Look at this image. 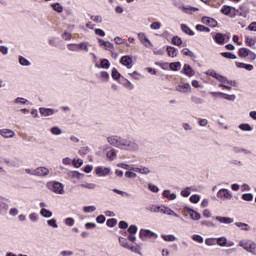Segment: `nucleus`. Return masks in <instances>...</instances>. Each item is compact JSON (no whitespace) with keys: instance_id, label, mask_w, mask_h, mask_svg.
<instances>
[{"instance_id":"obj_63","label":"nucleus","mask_w":256,"mask_h":256,"mask_svg":"<svg viewBox=\"0 0 256 256\" xmlns=\"http://www.w3.org/2000/svg\"><path fill=\"white\" fill-rule=\"evenodd\" d=\"M190 201H191L192 203L197 204V203H199V201H201V196H199V195H197V194L192 195V196L190 197Z\"/></svg>"},{"instance_id":"obj_44","label":"nucleus","mask_w":256,"mask_h":256,"mask_svg":"<svg viewBox=\"0 0 256 256\" xmlns=\"http://www.w3.org/2000/svg\"><path fill=\"white\" fill-rule=\"evenodd\" d=\"M171 71H179L181 69V62H172L169 64Z\"/></svg>"},{"instance_id":"obj_58","label":"nucleus","mask_w":256,"mask_h":256,"mask_svg":"<svg viewBox=\"0 0 256 256\" xmlns=\"http://www.w3.org/2000/svg\"><path fill=\"white\" fill-rule=\"evenodd\" d=\"M150 29H152L153 31H159V29H161V22H153L150 25Z\"/></svg>"},{"instance_id":"obj_2","label":"nucleus","mask_w":256,"mask_h":256,"mask_svg":"<svg viewBox=\"0 0 256 256\" xmlns=\"http://www.w3.org/2000/svg\"><path fill=\"white\" fill-rule=\"evenodd\" d=\"M206 75H209L210 77H213L216 79V81L219 83V85H232L233 87H237V81L235 80H229L227 77L217 74L214 70H209L206 72Z\"/></svg>"},{"instance_id":"obj_50","label":"nucleus","mask_w":256,"mask_h":256,"mask_svg":"<svg viewBox=\"0 0 256 256\" xmlns=\"http://www.w3.org/2000/svg\"><path fill=\"white\" fill-rule=\"evenodd\" d=\"M239 129H241V131H253V127L247 123L240 124Z\"/></svg>"},{"instance_id":"obj_3","label":"nucleus","mask_w":256,"mask_h":256,"mask_svg":"<svg viewBox=\"0 0 256 256\" xmlns=\"http://www.w3.org/2000/svg\"><path fill=\"white\" fill-rule=\"evenodd\" d=\"M49 191L55 193L56 195H65V185L61 182L51 181L47 183Z\"/></svg>"},{"instance_id":"obj_64","label":"nucleus","mask_w":256,"mask_h":256,"mask_svg":"<svg viewBox=\"0 0 256 256\" xmlns=\"http://www.w3.org/2000/svg\"><path fill=\"white\" fill-rule=\"evenodd\" d=\"M243 201H253V194L246 193L242 195Z\"/></svg>"},{"instance_id":"obj_22","label":"nucleus","mask_w":256,"mask_h":256,"mask_svg":"<svg viewBox=\"0 0 256 256\" xmlns=\"http://www.w3.org/2000/svg\"><path fill=\"white\" fill-rule=\"evenodd\" d=\"M106 157L107 159H109V161H115V159H117V150H115L114 148H110L106 152Z\"/></svg>"},{"instance_id":"obj_27","label":"nucleus","mask_w":256,"mask_h":256,"mask_svg":"<svg viewBox=\"0 0 256 256\" xmlns=\"http://www.w3.org/2000/svg\"><path fill=\"white\" fill-rule=\"evenodd\" d=\"M180 29L183 33H185L186 35H190L191 37L195 35V32H193V30H191V28H189V26H187L186 24H181Z\"/></svg>"},{"instance_id":"obj_59","label":"nucleus","mask_w":256,"mask_h":256,"mask_svg":"<svg viewBox=\"0 0 256 256\" xmlns=\"http://www.w3.org/2000/svg\"><path fill=\"white\" fill-rule=\"evenodd\" d=\"M192 240L196 241V243H203V241H204L203 236H201L199 234H194L192 236Z\"/></svg>"},{"instance_id":"obj_17","label":"nucleus","mask_w":256,"mask_h":256,"mask_svg":"<svg viewBox=\"0 0 256 256\" xmlns=\"http://www.w3.org/2000/svg\"><path fill=\"white\" fill-rule=\"evenodd\" d=\"M232 153H235L236 155H251V152L248 149H245L241 146H233Z\"/></svg>"},{"instance_id":"obj_7","label":"nucleus","mask_w":256,"mask_h":256,"mask_svg":"<svg viewBox=\"0 0 256 256\" xmlns=\"http://www.w3.org/2000/svg\"><path fill=\"white\" fill-rule=\"evenodd\" d=\"M217 197L222 201H231L233 199V193L229 189L222 188L217 192Z\"/></svg>"},{"instance_id":"obj_38","label":"nucleus","mask_w":256,"mask_h":256,"mask_svg":"<svg viewBox=\"0 0 256 256\" xmlns=\"http://www.w3.org/2000/svg\"><path fill=\"white\" fill-rule=\"evenodd\" d=\"M161 237L162 239H164V241H167L170 243L173 241H177V237H175V235L173 234H169V235L162 234Z\"/></svg>"},{"instance_id":"obj_40","label":"nucleus","mask_w":256,"mask_h":256,"mask_svg":"<svg viewBox=\"0 0 256 256\" xmlns=\"http://www.w3.org/2000/svg\"><path fill=\"white\" fill-rule=\"evenodd\" d=\"M220 55L225 59H237V55L232 52H221Z\"/></svg>"},{"instance_id":"obj_28","label":"nucleus","mask_w":256,"mask_h":256,"mask_svg":"<svg viewBox=\"0 0 256 256\" xmlns=\"http://www.w3.org/2000/svg\"><path fill=\"white\" fill-rule=\"evenodd\" d=\"M67 49L68 51H72L73 53H79L80 52L79 43L67 44Z\"/></svg>"},{"instance_id":"obj_4","label":"nucleus","mask_w":256,"mask_h":256,"mask_svg":"<svg viewBox=\"0 0 256 256\" xmlns=\"http://www.w3.org/2000/svg\"><path fill=\"white\" fill-rule=\"evenodd\" d=\"M239 247H242V249L251 253V255H256V243L251 240H241Z\"/></svg>"},{"instance_id":"obj_1","label":"nucleus","mask_w":256,"mask_h":256,"mask_svg":"<svg viewBox=\"0 0 256 256\" xmlns=\"http://www.w3.org/2000/svg\"><path fill=\"white\" fill-rule=\"evenodd\" d=\"M107 142L112 147H116L121 151H128V153H137L139 151V143L133 138H123L121 136L112 135L107 138Z\"/></svg>"},{"instance_id":"obj_14","label":"nucleus","mask_w":256,"mask_h":256,"mask_svg":"<svg viewBox=\"0 0 256 256\" xmlns=\"http://www.w3.org/2000/svg\"><path fill=\"white\" fill-rule=\"evenodd\" d=\"M39 113L42 117H51V115H55V113H57V110L52 108H39Z\"/></svg>"},{"instance_id":"obj_10","label":"nucleus","mask_w":256,"mask_h":256,"mask_svg":"<svg viewBox=\"0 0 256 256\" xmlns=\"http://www.w3.org/2000/svg\"><path fill=\"white\" fill-rule=\"evenodd\" d=\"M184 211H186V213H188V215H190V219H192V221H199V219H201V214H199V212L191 209L190 207H184Z\"/></svg>"},{"instance_id":"obj_8","label":"nucleus","mask_w":256,"mask_h":256,"mask_svg":"<svg viewBox=\"0 0 256 256\" xmlns=\"http://www.w3.org/2000/svg\"><path fill=\"white\" fill-rule=\"evenodd\" d=\"M97 41H98L99 47H101V49H104L105 51H114L115 50V46L113 45V43H111L109 41H105L101 38H98Z\"/></svg>"},{"instance_id":"obj_45","label":"nucleus","mask_w":256,"mask_h":256,"mask_svg":"<svg viewBox=\"0 0 256 256\" xmlns=\"http://www.w3.org/2000/svg\"><path fill=\"white\" fill-rule=\"evenodd\" d=\"M118 241L121 247H123V249H127L129 247V241H127L126 238L119 237Z\"/></svg>"},{"instance_id":"obj_20","label":"nucleus","mask_w":256,"mask_h":256,"mask_svg":"<svg viewBox=\"0 0 256 256\" xmlns=\"http://www.w3.org/2000/svg\"><path fill=\"white\" fill-rule=\"evenodd\" d=\"M215 220L219 223H223L224 225H231L233 223V218L231 217H223V216H215Z\"/></svg>"},{"instance_id":"obj_46","label":"nucleus","mask_w":256,"mask_h":256,"mask_svg":"<svg viewBox=\"0 0 256 256\" xmlns=\"http://www.w3.org/2000/svg\"><path fill=\"white\" fill-rule=\"evenodd\" d=\"M205 245L208 247H213L214 245H217V238H207L205 240Z\"/></svg>"},{"instance_id":"obj_43","label":"nucleus","mask_w":256,"mask_h":256,"mask_svg":"<svg viewBox=\"0 0 256 256\" xmlns=\"http://www.w3.org/2000/svg\"><path fill=\"white\" fill-rule=\"evenodd\" d=\"M169 57H177L178 51L177 48L169 46L167 48Z\"/></svg>"},{"instance_id":"obj_19","label":"nucleus","mask_w":256,"mask_h":256,"mask_svg":"<svg viewBox=\"0 0 256 256\" xmlns=\"http://www.w3.org/2000/svg\"><path fill=\"white\" fill-rule=\"evenodd\" d=\"M36 177H47L49 175V168L47 167H38L36 168Z\"/></svg>"},{"instance_id":"obj_29","label":"nucleus","mask_w":256,"mask_h":256,"mask_svg":"<svg viewBox=\"0 0 256 256\" xmlns=\"http://www.w3.org/2000/svg\"><path fill=\"white\" fill-rule=\"evenodd\" d=\"M78 44H79L80 51H84V53H89V47H91V44L89 42L84 41Z\"/></svg>"},{"instance_id":"obj_12","label":"nucleus","mask_w":256,"mask_h":256,"mask_svg":"<svg viewBox=\"0 0 256 256\" xmlns=\"http://www.w3.org/2000/svg\"><path fill=\"white\" fill-rule=\"evenodd\" d=\"M180 11H183V13H186L187 15H193V13L199 11V8L190 5H182L180 6Z\"/></svg>"},{"instance_id":"obj_53","label":"nucleus","mask_w":256,"mask_h":256,"mask_svg":"<svg viewBox=\"0 0 256 256\" xmlns=\"http://www.w3.org/2000/svg\"><path fill=\"white\" fill-rule=\"evenodd\" d=\"M83 211L85 213H95V211H97V207H95V206H85V207H83Z\"/></svg>"},{"instance_id":"obj_49","label":"nucleus","mask_w":256,"mask_h":256,"mask_svg":"<svg viewBox=\"0 0 256 256\" xmlns=\"http://www.w3.org/2000/svg\"><path fill=\"white\" fill-rule=\"evenodd\" d=\"M100 79L101 81H103L104 83H107V81H109V73L105 72V71H101L100 72Z\"/></svg>"},{"instance_id":"obj_47","label":"nucleus","mask_w":256,"mask_h":256,"mask_svg":"<svg viewBox=\"0 0 256 256\" xmlns=\"http://www.w3.org/2000/svg\"><path fill=\"white\" fill-rule=\"evenodd\" d=\"M6 165H8V167H19V160H5Z\"/></svg>"},{"instance_id":"obj_36","label":"nucleus","mask_w":256,"mask_h":256,"mask_svg":"<svg viewBox=\"0 0 256 256\" xmlns=\"http://www.w3.org/2000/svg\"><path fill=\"white\" fill-rule=\"evenodd\" d=\"M80 187H82V189H90V190H93V189H96L97 187V184L95 183H89V182H83Z\"/></svg>"},{"instance_id":"obj_33","label":"nucleus","mask_w":256,"mask_h":256,"mask_svg":"<svg viewBox=\"0 0 256 256\" xmlns=\"http://www.w3.org/2000/svg\"><path fill=\"white\" fill-rule=\"evenodd\" d=\"M15 105H29V100L23 98V97H17L14 99Z\"/></svg>"},{"instance_id":"obj_42","label":"nucleus","mask_w":256,"mask_h":256,"mask_svg":"<svg viewBox=\"0 0 256 256\" xmlns=\"http://www.w3.org/2000/svg\"><path fill=\"white\" fill-rule=\"evenodd\" d=\"M196 31H200L201 33H210L211 29L209 27H205L201 24L196 25Z\"/></svg>"},{"instance_id":"obj_18","label":"nucleus","mask_w":256,"mask_h":256,"mask_svg":"<svg viewBox=\"0 0 256 256\" xmlns=\"http://www.w3.org/2000/svg\"><path fill=\"white\" fill-rule=\"evenodd\" d=\"M181 73L186 75L187 77H193L195 75V70L189 64H184Z\"/></svg>"},{"instance_id":"obj_23","label":"nucleus","mask_w":256,"mask_h":256,"mask_svg":"<svg viewBox=\"0 0 256 256\" xmlns=\"http://www.w3.org/2000/svg\"><path fill=\"white\" fill-rule=\"evenodd\" d=\"M238 69H246V71H253L254 67L251 64H245L243 62H235Z\"/></svg>"},{"instance_id":"obj_62","label":"nucleus","mask_w":256,"mask_h":256,"mask_svg":"<svg viewBox=\"0 0 256 256\" xmlns=\"http://www.w3.org/2000/svg\"><path fill=\"white\" fill-rule=\"evenodd\" d=\"M106 225L108 227H115V225H117V219L115 218L108 219L106 222Z\"/></svg>"},{"instance_id":"obj_54","label":"nucleus","mask_w":256,"mask_h":256,"mask_svg":"<svg viewBox=\"0 0 256 256\" xmlns=\"http://www.w3.org/2000/svg\"><path fill=\"white\" fill-rule=\"evenodd\" d=\"M47 225H49V227H53V229H57V227H59L57 220L54 218L47 220Z\"/></svg>"},{"instance_id":"obj_5","label":"nucleus","mask_w":256,"mask_h":256,"mask_svg":"<svg viewBox=\"0 0 256 256\" xmlns=\"http://www.w3.org/2000/svg\"><path fill=\"white\" fill-rule=\"evenodd\" d=\"M159 235L149 229H140L139 238L141 241H147L149 239H158Z\"/></svg>"},{"instance_id":"obj_56","label":"nucleus","mask_w":256,"mask_h":256,"mask_svg":"<svg viewBox=\"0 0 256 256\" xmlns=\"http://www.w3.org/2000/svg\"><path fill=\"white\" fill-rule=\"evenodd\" d=\"M137 231H139V228L136 225H130L128 228L130 235H136Z\"/></svg>"},{"instance_id":"obj_35","label":"nucleus","mask_w":256,"mask_h":256,"mask_svg":"<svg viewBox=\"0 0 256 256\" xmlns=\"http://www.w3.org/2000/svg\"><path fill=\"white\" fill-rule=\"evenodd\" d=\"M50 133L52 135H56V136H59V135H63V130L61 128H59V126H53L51 129H50Z\"/></svg>"},{"instance_id":"obj_13","label":"nucleus","mask_w":256,"mask_h":256,"mask_svg":"<svg viewBox=\"0 0 256 256\" xmlns=\"http://www.w3.org/2000/svg\"><path fill=\"white\" fill-rule=\"evenodd\" d=\"M201 23H203V25H208V27H217V20L211 18V17H207L204 16L201 19Z\"/></svg>"},{"instance_id":"obj_24","label":"nucleus","mask_w":256,"mask_h":256,"mask_svg":"<svg viewBox=\"0 0 256 256\" xmlns=\"http://www.w3.org/2000/svg\"><path fill=\"white\" fill-rule=\"evenodd\" d=\"M163 197H165V199H168V201H175V199H177V194L171 193V190H164Z\"/></svg>"},{"instance_id":"obj_48","label":"nucleus","mask_w":256,"mask_h":256,"mask_svg":"<svg viewBox=\"0 0 256 256\" xmlns=\"http://www.w3.org/2000/svg\"><path fill=\"white\" fill-rule=\"evenodd\" d=\"M111 67V63L107 59H102L100 62L101 69H109Z\"/></svg>"},{"instance_id":"obj_16","label":"nucleus","mask_w":256,"mask_h":256,"mask_svg":"<svg viewBox=\"0 0 256 256\" xmlns=\"http://www.w3.org/2000/svg\"><path fill=\"white\" fill-rule=\"evenodd\" d=\"M120 63L124 65V67H127V69H131L133 67V58L131 56H123L120 60Z\"/></svg>"},{"instance_id":"obj_32","label":"nucleus","mask_w":256,"mask_h":256,"mask_svg":"<svg viewBox=\"0 0 256 256\" xmlns=\"http://www.w3.org/2000/svg\"><path fill=\"white\" fill-rule=\"evenodd\" d=\"M40 215L42 217H44L45 219H49V218L53 217V212H51V210H47L46 208H42L40 210Z\"/></svg>"},{"instance_id":"obj_39","label":"nucleus","mask_w":256,"mask_h":256,"mask_svg":"<svg viewBox=\"0 0 256 256\" xmlns=\"http://www.w3.org/2000/svg\"><path fill=\"white\" fill-rule=\"evenodd\" d=\"M137 37H138L140 43H142V45H145V42L149 41V38H147V35H145V33H143V32H139L137 34Z\"/></svg>"},{"instance_id":"obj_60","label":"nucleus","mask_w":256,"mask_h":256,"mask_svg":"<svg viewBox=\"0 0 256 256\" xmlns=\"http://www.w3.org/2000/svg\"><path fill=\"white\" fill-rule=\"evenodd\" d=\"M183 55H186L187 57H195V53L193 51L189 50L188 48H184L182 50Z\"/></svg>"},{"instance_id":"obj_55","label":"nucleus","mask_w":256,"mask_h":256,"mask_svg":"<svg viewBox=\"0 0 256 256\" xmlns=\"http://www.w3.org/2000/svg\"><path fill=\"white\" fill-rule=\"evenodd\" d=\"M180 195L182 197H189V195H191V187H186L185 189H183L181 192H180Z\"/></svg>"},{"instance_id":"obj_52","label":"nucleus","mask_w":256,"mask_h":256,"mask_svg":"<svg viewBox=\"0 0 256 256\" xmlns=\"http://www.w3.org/2000/svg\"><path fill=\"white\" fill-rule=\"evenodd\" d=\"M28 217L32 223H37V221H39V215L35 212L30 213Z\"/></svg>"},{"instance_id":"obj_51","label":"nucleus","mask_w":256,"mask_h":256,"mask_svg":"<svg viewBox=\"0 0 256 256\" xmlns=\"http://www.w3.org/2000/svg\"><path fill=\"white\" fill-rule=\"evenodd\" d=\"M232 9H235V8H232L231 6H223V8L221 9V13L223 15H231Z\"/></svg>"},{"instance_id":"obj_30","label":"nucleus","mask_w":256,"mask_h":256,"mask_svg":"<svg viewBox=\"0 0 256 256\" xmlns=\"http://www.w3.org/2000/svg\"><path fill=\"white\" fill-rule=\"evenodd\" d=\"M250 50L248 48H240L238 51V55L241 59H245L246 57H249Z\"/></svg>"},{"instance_id":"obj_34","label":"nucleus","mask_w":256,"mask_h":256,"mask_svg":"<svg viewBox=\"0 0 256 256\" xmlns=\"http://www.w3.org/2000/svg\"><path fill=\"white\" fill-rule=\"evenodd\" d=\"M162 209L163 207L156 205H151L147 207V211H150V213H161Z\"/></svg>"},{"instance_id":"obj_25","label":"nucleus","mask_w":256,"mask_h":256,"mask_svg":"<svg viewBox=\"0 0 256 256\" xmlns=\"http://www.w3.org/2000/svg\"><path fill=\"white\" fill-rule=\"evenodd\" d=\"M161 213H162V215H169L170 217H179V215L177 213H175V211H173V210H171V208H167V207H162Z\"/></svg>"},{"instance_id":"obj_26","label":"nucleus","mask_w":256,"mask_h":256,"mask_svg":"<svg viewBox=\"0 0 256 256\" xmlns=\"http://www.w3.org/2000/svg\"><path fill=\"white\" fill-rule=\"evenodd\" d=\"M234 225L236 227H239V229H241V231H251V226H249V224H247V223L235 222Z\"/></svg>"},{"instance_id":"obj_6","label":"nucleus","mask_w":256,"mask_h":256,"mask_svg":"<svg viewBox=\"0 0 256 256\" xmlns=\"http://www.w3.org/2000/svg\"><path fill=\"white\" fill-rule=\"evenodd\" d=\"M211 37L214 39L217 45H225V43L229 41V37H227V35H224L223 33L212 32Z\"/></svg>"},{"instance_id":"obj_21","label":"nucleus","mask_w":256,"mask_h":256,"mask_svg":"<svg viewBox=\"0 0 256 256\" xmlns=\"http://www.w3.org/2000/svg\"><path fill=\"white\" fill-rule=\"evenodd\" d=\"M133 171H136V173H140V175H149V173H151V169H149V167H145V166L133 168Z\"/></svg>"},{"instance_id":"obj_9","label":"nucleus","mask_w":256,"mask_h":256,"mask_svg":"<svg viewBox=\"0 0 256 256\" xmlns=\"http://www.w3.org/2000/svg\"><path fill=\"white\" fill-rule=\"evenodd\" d=\"M0 135L3 137V139H13L17 134L12 129L3 128L0 129Z\"/></svg>"},{"instance_id":"obj_37","label":"nucleus","mask_w":256,"mask_h":256,"mask_svg":"<svg viewBox=\"0 0 256 256\" xmlns=\"http://www.w3.org/2000/svg\"><path fill=\"white\" fill-rule=\"evenodd\" d=\"M50 7H52L56 13H63V5H61V3H52Z\"/></svg>"},{"instance_id":"obj_41","label":"nucleus","mask_w":256,"mask_h":256,"mask_svg":"<svg viewBox=\"0 0 256 256\" xmlns=\"http://www.w3.org/2000/svg\"><path fill=\"white\" fill-rule=\"evenodd\" d=\"M19 63H20V65H22L23 67H29V66L31 65V62H30L27 58H25V57H23V56H20V57H19Z\"/></svg>"},{"instance_id":"obj_57","label":"nucleus","mask_w":256,"mask_h":256,"mask_svg":"<svg viewBox=\"0 0 256 256\" xmlns=\"http://www.w3.org/2000/svg\"><path fill=\"white\" fill-rule=\"evenodd\" d=\"M172 43H173V45H177L179 47V45L183 44V40H181V37H179V36H174L172 38Z\"/></svg>"},{"instance_id":"obj_11","label":"nucleus","mask_w":256,"mask_h":256,"mask_svg":"<svg viewBox=\"0 0 256 256\" xmlns=\"http://www.w3.org/2000/svg\"><path fill=\"white\" fill-rule=\"evenodd\" d=\"M176 91H179V93H191V84L189 83H180L176 87Z\"/></svg>"},{"instance_id":"obj_31","label":"nucleus","mask_w":256,"mask_h":256,"mask_svg":"<svg viewBox=\"0 0 256 256\" xmlns=\"http://www.w3.org/2000/svg\"><path fill=\"white\" fill-rule=\"evenodd\" d=\"M216 245H218L219 247H227V237L222 236L216 238Z\"/></svg>"},{"instance_id":"obj_15","label":"nucleus","mask_w":256,"mask_h":256,"mask_svg":"<svg viewBox=\"0 0 256 256\" xmlns=\"http://www.w3.org/2000/svg\"><path fill=\"white\" fill-rule=\"evenodd\" d=\"M111 173V168L109 167H98L96 168V175L98 177H107Z\"/></svg>"},{"instance_id":"obj_61","label":"nucleus","mask_w":256,"mask_h":256,"mask_svg":"<svg viewBox=\"0 0 256 256\" xmlns=\"http://www.w3.org/2000/svg\"><path fill=\"white\" fill-rule=\"evenodd\" d=\"M91 21L94 23H103V17L96 15V16H91L90 17Z\"/></svg>"}]
</instances>
